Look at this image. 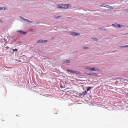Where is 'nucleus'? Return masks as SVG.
<instances>
[{
  "mask_svg": "<svg viewBox=\"0 0 128 128\" xmlns=\"http://www.w3.org/2000/svg\"><path fill=\"white\" fill-rule=\"evenodd\" d=\"M70 5L69 4H59L58 5V8H67L68 7V6H69V5Z\"/></svg>",
  "mask_w": 128,
  "mask_h": 128,
  "instance_id": "1",
  "label": "nucleus"
},
{
  "mask_svg": "<svg viewBox=\"0 0 128 128\" xmlns=\"http://www.w3.org/2000/svg\"><path fill=\"white\" fill-rule=\"evenodd\" d=\"M87 93V92L86 91L83 92L82 93H80L79 94V96H82V95L84 96Z\"/></svg>",
  "mask_w": 128,
  "mask_h": 128,
  "instance_id": "2",
  "label": "nucleus"
},
{
  "mask_svg": "<svg viewBox=\"0 0 128 128\" xmlns=\"http://www.w3.org/2000/svg\"><path fill=\"white\" fill-rule=\"evenodd\" d=\"M48 42V41L46 40H38L37 41L39 43H43V42Z\"/></svg>",
  "mask_w": 128,
  "mask_h": 128,
  "instance_id": "3",
  "label": "nucleus"
},
{
  "mask_svg": "<svg viewBox=\"0 0 128 128\" xmlns=\"http://www.w3.org/2000/svg\"><path fill=\"white\" fill-rule=\"evenodd\" d=\"M99 69L97 68H91V71H95L96 72H98L99 71Z\"/></svg>",
  "mask_w": 128,
  "mask_h": 128,
  "instance_id": "4",
  "label": "nucleus"
},
{
  "mask_svg": "<svg viewBox=\"0 0 128 128\" xmlns=\"http://www.w3.org/2000/svg\"><path fill=\"white\" fill-rule=\"evenodd\" d=\"M17 32L20 33L21 34H26V32H24L22 30H18Z\"/></svg>",
  "mask_w": 128,
  "mask_h": 128,
  "instance_id": "5",
  "label": "nucleus"
},
{
  "mask_svg": "<svg viewBox=\"0 0 128 128\" xmlns=\"http://www.w3.org/2000/svg\"><path fill=\"white\" fill-rule=\"evenodd\" d=\"M88 74L89 75L95 76H97L98 75V74H97L94 73H89Z\"/></svg>",
  "mask_w": 128,
  "mask_h": 128,
  "instance_id": "6",
  "label": "nucleus"
},
{
  "mask_svg": "<svg viewBox=\"0 0 128 128\" xmlns=\"http://www.w3.org/2000/svg\"><path fill=\"white\" fill-rule=\"evenodd\" d=\"M84 68L88 69L89 70H91V68H90L89 66H84Z\"/></svg>",
  "mask_w": 128,
  "mask_h": 128,
  "instance_id": "7",
  "label": "nucleus"
},
{
  "mask_svg": "<svg viewBox=\"0 0 128 128\" xmlns=\"http://www.w3.org/2000/svg\"><path fill=\"white\" fill-rule=\"evenodd\" d=\"M71 34L73 36H77L78 34V33L75 32H72L71 33Z\"/></svg>",
  "mask_w": 128,
  "mask_h": 128,
  "instance_id": "8",
  "label": "nucleus"
},
{
  "mask_svg": "<svg viewBox=\"0 0 128 128\" xmlns=\"http://www.w3.org/2000/svg\"><path fill=\"white\" fill-rule=\"evenodd\" d=\"M67 71L68 72H72L74 73H76V71L71 70H68Z\"/></svg>",
  "mask_w": 128,
  "mask_h": 128,
  "instance_id": "9",
  "label": "nucleus"
},
{
  "mask_svg": "<svg viewBox=\"0 0 128 128\" xmlns=\"http://www.w3.org/2000/svg\"><path fill=\"white\" fill-rule=\"evenodd\" d=\"M104 7H106L107 8H110V9H113V8H112V7L110 6L109 5H107L106 6H104Z\"/></svg>",
  "mask_w": 128,
  "mask_h": 128,
  "instance_id": "10",
  "label": "nucleus"
},
{
  "mask_svg": "<svg viewBox=\"0 0 128 128\" xmlns=\"http://www.w3.org/2000/svg\"><path fill=\"white\" fill-rule=\"evenodd\" d=\"M86 89L87 91H89L90 90L91 88L92 87H86Z\"/></svg>",
  "mask_w": 128,
  "mask_h": 128,
  "instance_id": "11",
  "label": "nucleus"
},
{
  "mask_svg": "<svg viewBox=\"0 0 128 128\" xmlns=\"http://www.w3.org/2000/svg\"><path fill=\"white\" fill-rule=\"evenodd\" d=\"M120 48H128V45L125 46H122L120 47Z\"/></svg>",
  "mask_w": 128,
  "mask_h": 128,
  "instance_id": "12",
  "label": "nucleus"
},
{
  "mask_svg": "<svg viewBox=\"0 0 128 128\" xmlns=\"http://www.w3.org/2000/svg\"><path fill=\"white\" fill-rule=\"evenodd\" d=\"M64 62H66L67 63H69L70 62V60H66L64 61Z\"/></svg>",
  "mask_w": 128,
  "mask_h": 128,
  "instance_id": "13",
  "label": "nucleus"
},
{
  "mask_svg": "<svg viewBox=\"0 0 128 128\" xmlns=\"http://www.w3.org/2000/svg\"><path fill=\"white\" fill-rule=\"evenodd\" d=\"M118 24H112V25L114 26L115 27H117V26H117Z\"/></svg>",
  "mask_w": 128,
  "mask_h": 128,
  "instance_id": "14",
  "label": "nucleus"
},
{
  "mask_svg": "<svg viewBox=\"0 0 128 128\" xmlns=\"http://www.w3.org/2000/svg\"><path fill=\"white\" fill-rule=\"evenodd\" d=\"M117 27L119 28H121L123 27V26H122V27L121 25H120V24H118L117 25Z\"/></svg>",
  "mask_w": 128,
  "mask_h": 128,
  "instance_id": "15",
  "label": "nucleus"
},
{
  "mask_svg": "<svg viewBox=\"0 0 128 128\" xmlns=\"http://www.w3.org/2000/svg\"><path fill=\"white\" fill-rule=\"evenodd\" d=\"M54 17L55 18H60L61 17V16H54Z\"/></svg>",
  "mask_w": 128,
  "mask_h": 128,
  "instance_id": "16",
  "label": "nucleus"
},
{
  "mask_svg": "<svg viewBox=\"0 0 128 128\" xmlns=\"http://www.w3.org/2000/svg\"><path fill=\"white\" fill-rule=\"evenodd\" d=\"M5 9V8L4 7H0V10H4Z\"/></svg>",
  "mask_w": 128,
  "mask_h": 128,
  "instance_id": "17",
  "label": "nucleus"
},
{
  "mask_svg": "<svg viewBox=\"0 0 128 128\" xmlns=\"http://www.w3.org/2000/svg\"><path fill=\"white\" fill-rule=\"evenodd\" d=\"M12 50L14 52H16V51H17L18 50L16 48L15 49H12Z\"/></svg>",
  "mask_w": 128,
  "mask_h": 128,
  "instance_id": "18",
  "label": "nucleus"
},
{
  "mask_svg": "<svg viewBox=\"0 0 128 128\" xmlns=\"http://www.w3.org/2000/svg\"><path fill=\"white\" fill-rule=\"evenodd\" d=\"M83 48L84 49H88L89 48L88 47H86L85 46L84 47H83Z\"/></svg>",
  "mask_w": 128,
  "mask_h": 128,
  "instance_id": "19",
  "label": "nucleus"
},
{
  "mask_svg": "<svg viewBox=\"0 0 128 128\" xmlns=\"http://www.w3.org/2000/svg\"><path fill=\"white\" fill-rule=\"evenodd\" d=\"M92 39H93L94 40H96V41L98 40L96 38H92Z\"/></svg>",
  "mask_w": 128,
  "mask_h": 128,
  "instance_id": "20",
  "label": "nucleus"
},
{
  "mask_svg": "<svg viewBox=\"0 0 128 128\" xmlns=\"http://www.w3.org/2000/svg\"><path fill=\"white\" fill-rule=\"evenodd\" d=\"M26 20L27 22H32L31 21L29 20H28V19H26Z\"/></svg>",
  "mask_w": 128,
  "mask_h": 128,
  "instance_id": "21",
  "label": "nucleus"
},
{
  "mask_svg": "<svg viewBox=\"0 0 128 128\" xmlns=\"http://www.w3.org/2000/svg\"><path fill=\"white\" fill-rule=\"evenodd\" d=\"M6 48L7 49H8L9 48L8 46H6Z\"/></svg>",
  "mask_w": 128,
  "mask_h": 128,
  "instance_id": "22",
  "label": "nucleus"
},
{
  "mask_svg": "<svg viewBox=\"0 0 128 128\" xmlns=\"http://www.w3.org/2000/svg\"><path fill=\"white\" fill-rule=\"evenodd\" d=\"M0 22H2V20H0Z\"/></svg>",
  "mask_w": 128,
  "mask_h": 128,
  "instance_id": "23",
  "label": "nucleus"
},
{
  "mask_svg": "<svg viewBox=\"0 0 128 128\" xmlns=\"http://www.w3.org/2000/svg\"><path fill=\"white\" fill-rule=\"evenodd\" d=\"M60 86L61 88H62V86Z\"/></svg>",
  "mask_w": 128,
  "mask_h": 128,
  "instance_id": "24",
  "label": "nucleus"
}]
</instances>
